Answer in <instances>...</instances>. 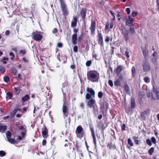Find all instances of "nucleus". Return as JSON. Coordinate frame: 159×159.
Returning a JSON list of instances; mask_svg holds the SVG:
<instances>
[{"label":"nucleus","mask_w":159,"mask_h":159,"mask_svg":"<svg viewBox=\"0 0 159 159\" xmlns=\"http://www.w3.org/2000/svg\"><path fill=\"white\" fill-rule=\"evenodd\" d=\"M120 30L123 37L124 38L126 42H128L129 40V35H132L135 32L134 28L132 27H130L129 31L124 27L121 28Z\"/></svg>","instance_id":"obj_1"},{"label":"nucleus","mask_w":159,"mask_h":159,"mask_svg":"<svg viewBox=\"0 0 159 159\" xmlns=\"http://www.w3.org/2000/svg\"><path fill=\"white\" fill-rule=\"evenodd\" d=\"M59 3L63 16H67L68 14V11L64 0H60Z\"/></svg>","instance_id":"obj_3"},{"label":"nucleus","mask_w":159,"mask_h":159,"mask_svg":"<svg viewBox=\"0 0 159 159\" xmlns=\"http://www.w3.org/2000/svg\"><path fill=\"white\" fill-rule=\"evenodd\" d=\"M137 13H138L137 12H133L132 13V15L133 17H134L135 16H136L137 15Z\"/></svg>","instance_id":"obj_59"},{"label":"nucleus","mask_w":159,"mask_h":159,"mask_svg":"<svg viewBox=\"0 0 159 159\" xmlns=\"http://www.w3.org/2000/svg\"><path fill=\"white\" fill-rule=\"evenodd\" d=\"M42 136L43 138H47L48 137V130L45 125H44V127L42 129Z\"/></svg>","instance_id":"obj_12"},{"label":"nucleus","mask_w":159,"mask_h":159,"mask_svg":"<svg viewBox=\"0 0 159 159\" xmlns=\"http://www.w3.org/2000/svg\"><path fill=\"white\" fill-rule=\"evenodd\" d=\"M146 143L150 146H151L152 145L151 141L149 139H148L146 140Z\"/></svg>","instance_id":"obj_38"},{"label":"nucleus","mask_w":159,"mask_h":159,"mask_svg":"<svg viewBox=\"0 0 159 159\" xmlns=\"http://www.w3.org/2000/svg\"><path fill=\"white\" fill-rule=\"evenodd\" d=\"M63 117L65 119L66 117H67L69 114L68 111L63 112Z\"/></svg>","instance_id":"obj_41"},{"label":"nucleus","mask_w":159,"mask_h":159,"mask_svg":"<svg viewBox=\"0 0 159 159\" xmlns=\"http://www.w3.org/2000/svg\"><path fill=\"white\" fill-rule=\"evenodd\" d=\"M128 143L129 144L130 146H133V143L131 139L130 138H129L128 140Z\"/></svg>","instance_id":"obj_37"},{"label":"nucleus","mask_w":159,"mask_h":159,"mask_svg":"<svg viewBox=\"0 0 159 159\" xmlns=\"http://www.w3.org/2000/svg\"><path fill=\"white\" fill-rule=\"evenodd\" d=\"M73 50L75 52H78V47L75 45L73 47Z\"/></svg>","instance_id":"obj_42"},{"label":"nucleus","mask_w":159,"mask_h":159,"mask_svg":"<svg viewBox=\"0 0 159 159\" xmlns=\"http://www.w3.org/2000/svg\"><path fill=\"white\" fill-rule=\"evenodd\" d=\"M109 84L112 87L113 84L112 81L111 80H110L108 81Z\"/></svg>","instance_id":"obj_48"},{"label":"nucleus","mask_w":159,"mask_h":159,"mask_svg":"<svg viewBox=\"0 0 159 159\" xmlns=\"http://www.w3.org/2000/svg\"><path fill=\"white\" fill-rule=\"evenodd\" d=\"M6 155V153L3 151H0V157H3L5 156Z\"/></svg>","instance_id":"obj_35"},{"label":"nucleus","mask_w":159,"mask_h":159,"mask_svg":"<svg viewBox=\"0 0 159 159\" xmlns=\"http://www.w3.org/2000/svg\"><path fill=\"white\" fill-rule=\"evenodd\" d=\"M30 98V96L26 94L22 98V101L23 102H25L29 100Z\"/></svg>","instance_id":"obj_18"},{"label":"nucleus","mask_w":159,"mask_h":159,"mask_svg":"<svg viewBox=\"0 0 159 159\" xmlns=\"http://www.w3.org/2000/svg\"><path fill=\"white\" fill-rule=\"evenodd\" d=\"M131 107L132 108H134L135 107V101L134 98L132 97L131 98Z\"/></svg>","instance_id":"obj_24"},{"label":"nucleus","mask_w":159,"mask_h":159,"mask_svg":"<svg viewBox=\"0 0 159 159\" xmlns=\"http://www.w3.org/2000/svg\"><path fill=\"white\" fill-rule=\"evenodd\" d=\"M86 91L88 93H87L86 95L85 98L86 99H89L91 98H94L95 92L92 88L87 87Z\"/></svg>","instance_id":"obj_5"},{"label":"nucleus","mask_w":159,"mask_h":159,"mask_svg":"<svg viewBox=\"0 0 159 159\" xmlns=\"http://www.w3.org/2000/svg\"><path fill=\"white\" fill-rule=\"evenodd\" d=\"M11 70L12 73L14 75H16L17 74V70L14 67H12L11 68Z\"/></svg>","instance_id":"obj_27"},{"label":"nucleus","mask_w":159,"mask_h":159,"mask_svg":"<svg viewBox=\"0 0 159 159\" xmlns=\"http://www.w3.org/2000/svg\"><path fill=\"white\" fill-rule=\"evenodd\" d=\"M14 89L15 90L16 95H18L20 93V87H14Z\"/></svg>","instance_id":"obj_21"},{"label":"nucleus","mask_w":159,"mask_h":159,"mask_svg":"<svg viewBox=\"0 0 159 159\" xmlns=\"http://www.w3.org/2000/svg\"><path fill=\"white\" fill-rule=\"evenodd\" d=\"M144 81L146 83H148L150 82V79L147 76L143 78Z\"/></svg>","instance_id":"obj_31"},{"label":"nucleus","mask_w":159,"mask_h":159,"mask_svg":"<svg viewBox=\"0 0 159 159\" xmlns=\"http://www.w3.org/2000/svg\"><path fill=\"white\" fill-rule=\"evenodd\" d=\"M133 19L130 16H129L128 19H127L125 24L126 25L131 26L133 25Z\"/></svg>","instance_id":"obj_13"},{"label":"nucleus","mask_w":159,"mask_h":159,"mask_svg":"<svg viewBox=\"0 0 159 159\" xmlns=\"http://www.w3.org/2000/svg\"><path fill=\"white\" fill-rule=\"evenodd\" d=\"M70 68L73 70H75V66L74 64L71 65L70 66Z\"/></svg>","instance_id":"obj_57"},{"label":"nucleus","mask_w":159,"mask_h":159,"mask_svg":"<svg viewBox=\"0 0 159 159\" xmlns=\"http://www.w3.org/2000/svg\"><path fill=\"white\" fill-rule=\"evenodd\" d=\"M55 140L56 138H55V137H53V138L51 140L50 143L52 145H53Z\"/></svg>","instance_id":"obj_43"},{"label":"nucleus","mask_w":159,"mask_h":159,"mask_svg":"<svg viewBox=\"0 0 159 159\" xmlns=\"http://www.w3.org/2000/svg\"><path fill=\"white\" fill-rule=\"evenodd\" d=\"M123 69V67L121 66H118L116 69V72L117 74H119L122 71Z\"/></svg>","instance_id":"obj_19"},{"label":"nucleus","mask_w":159,"mask_h":159,"mask_svg":"<svg viewBox=\"0 0 159 159\" xmlns=\"http://www.w3.org/2000/svg\"><path fill=\"white\" fill-rule=\"evenodd\" d=\"M7 96L6 98L7 99H12L13 97V95L10 92H8L7 93Z\"/></svg>","instance_id":"obj_22"},{"label":"nucleus","mask_w":159,"mask_h":159,"mask_svg":"<svg viewBox=\"0 0 159 159\" xmlns=\"http://www.w3.org/2000/svg\"><path fill=\"white\" fill-rule=\"evenodd\" d=\"M46 140L45 139H43L42 142V145L43 146H44L46 144Z\"/></svg>","instance_id":"obj_50"},{"label":"nucleus","mask_w":159,"mask_h":159,"mask_svg":"<svg viewBox=\"0 0 159 159\" xmlns=\"http://www.w3.org/2000/svg\"><path fill=\"white\" fill-rule=\"evenodd\" d=\"M132 71L133 75H134L135 72V67L134 66H133L132 67Z\"/></svg>","instance_id":"obj_46"},{"label":"nucleus","mask_w":159,"mask_h":159,"mask_svg":"<svg viewBox=\"0 0 159 159\" xmlns=\"http://www.w3.org/2000/svg\"><path fill=\"white\" fill-rule=\"evenodd\" d=\"M22 60L23 61H24L25 62L27 63L28 62V61L26 59L25 57H23L22 58Z\"/></svg>","instance_id":"obj_60"},{"label":"nucleus","mask_w":159,"mask_h":159,"mask_svg":"<svg viewBox=\"0 0 159 159\" xmlns=\"http://www.w3.org/2000/svg\"><path fill=\"white\" fill-rule=\"evenodd\" d=\"M93 98H90L87 102V105L89 108L92 107L95 103V100Z\"/></svg>","instance_id":"obj_14"},{"label":"nucleus","mask_w":159,"mask_h":159,"mask_svg":"<svg viewBox=\"0 0 159 159\" xmlns=\"http://www.w3.org/2000/svg\"><path fill=\"white\" fill-rule=\"evenodd\" d=\"M88 79L93 82L98 81L99 74L96 71L90 70L87 73Z\"/></svg>","instance_id":"obj_2"},{"label":"nucleus","mask_w":159,"mask_h":159,"mask_svg":"<svg viewBox=\"0 0 159 159\" xmlns=\"http://www.w3.org/2000/svg\"><path fill=\"white\" fill-rule=\"evenodd\" d=\"M9 55L10 56L13 57H15V55L12 52H10L9 53Z\"/></svg>","instance_id":"obj_63"},{"label":"nucleus","mask_w":159,"mask_h":159,"mask_svg":"<svg viewBox=\"0 0 159 159\" xmlns=\"http://www.w3.org/2000/svg\"><path fill=\"white\" fill-rule=\"evenodd\" d=\"M6 69L5 67L3 66H0V73L3 74L5 71Z\"/></svg>","instance_id":"obj_28"},{"label":"nucleus","mask_w":159,"mask_h":159,"mask_svg":"<svg viewBox=\"0 0 159 159\" xmlns=\"http://www.w3.org/2000/svg\"><path fill=\"white\" fill-rule=\"evenodd\" d=\"M77 22V18L76 16H74L71 22V27L72 28L76 26Z\"/></svg>","instance_id":"obj_15"},{"label":"nucleus","mask_w":159,"mask_h":159,"mask_svg":"<svg viewBox=\"0 0 159 159\" xmlns=\"http://www.w3.org/2000/svg\"><path fill=\"white\" fill-rule=\"evenodd\" d=\"M6 135L7 139H9L11 137V134L9 131H7L6 133Z\"/></svg>","instance_id":"obj_30"},{"label":"nucleus","mask_w":159,"mask_h":159,"mask_svg":"<svg viewBox=\"0 0 159 159\" xmlns=\"http://www.w3.org/2000/svg\"><path fill=\"white\" fill-rule=\"evenodd\" d=\"M152 98L153 100L159 99V91L153 87V93H152Z\"/></svg>","instance_id":"obj_9"},{"label":"nucleus","mask_w":159,"mask_h":159,"mask_svg":"<svg viewBox=\"0 0 159 159\" xmlns=\"http://www.w3.org/2000/svg\"><path fill=\"white\" fill-rule=\"evenodd\" d=\"M126 125L125 124H123L122 126L121 129L123 130H125Z\"/></svg>","instance_id":"obj_49"},{"label":"nucleus","mask_w":159,"mask_h":159,"mask_svg":"<svg viewBox=\"0 0 159 159\" xmlns=\"http://www.w3.org/2000/svg\"><path fill=\"white\" fill-rule=\"evenodd\" d=\"M151 141L153 143L155 144L156 143V139L154 137L151 138Z\"/></svg>","instance_id":"obj_47"},{"label":"nucleus","mask_w":159,"mask_h":159,"mask_svg":"<svg viewBox=\"0 0 159 159\" xmlns=\"http://www.w3.org/2000/svg\"><path fill=\"white\" fill-rule=\"evenodd\" d=\"M7 129V126L6 125H0V132L2 133H5Z\"/></svg>","instance_id":"obj_17"},{"label":"nucleus","mask_w":159,"mask_h":159,"mask_svg":"<svg viewBox=\"0 0 159 159\" xmlns=\"http://www.w3.org/2000/svg\"><path fill=\"white\" fill-rule=\"evenodd\" d=\"M117 80L121 82L122 80V76L121 75L120 76Z\"/></svg>","instance_id":"obj_51"},{"label":"nucleus","mask_w":159,"mask_h":159,"mask_svg":"<svg viewBox=\"0 0 159 159\" xmlns=\"http://www.w3.org/2000/svg\"><path fill=\"white\" fill-rule=\"evenodd\" d=\"M96 19L94 17L92 18L91 19V27L89 29L91 30L92 34L94 33L96 28Z\"/></svg>","instance_id":"obj_8"},{"label":"nucleus","mask_w":159,"mask_h":159,"mask_svg":"<svg viewBox=\"0 0 159 159\" xmlns=\"http://www.w3.org/2000/svg\"><path fill=\"white\" fill-rule=\"evenodd\" d=\"M32 38L35 41H40L43 39V36L41 32L36 31L33 32Z\"/></svg>","instance_id":"obj_4"},{"label":"nucleus","mask_w":159,"mask_h":159,"mask_svg":"<svg viewBox=\"0 0 159 159\" xmlns=\"http://www.w3.org/2000/svg\"><path fill=\"white\" fill-rule=\"evenodd\" d=\"M22 80V78L21 77V75L20 74H18L17 80Z\"/></svg>","instance_id":"obj_45"},{"label":"nucleus","mask_w":159,"mask_h":159,"mask_svg":"<svg viewBox=\"0 0 159 159\" xmlns=\"http://www.w3.org/2000/svg\"><path fill=\"white\" fill-rule=\"evenodd\" d=\"M63 45L62 43L61 42L58 43L57 44V47H58L60 48H61L62 47Z\"/></svg>","instance_id":"obj_44"},{"label":"nucleus","mask_w":159,"mask_h":159,"mask_svg":"<svg viewBox=\"0 0 159 159\" xmlns=\"http://www.w3.org/2000/svg\"><path fill=\"white\" fill-rule=\"evenodd\" d=\"M154 151V148L153 147H152L149 150L148 153L150 155H151Z\"/></svg>","instance_id":"obj_32"},{"label":"nucleus","mask_w":159,"mask_h":159,"mask_svg":"<svg viewBox=\"0 0 159 159\" xmlns=\"http://www.w3.org/2000/svg\"><path fill=\"white\" fill-rule=\"evenodd\" d=\"M124 54L126 56L127 58H129V52L128 51V50L125 51V52H124Z\"/></svg>","instance_id":"obj_40"},{"label":"nucleus","mask_w":159,"mask_h":159,"mask_svg":"<svg viewBox=\"0 0 159 159\" xmlns=\"http://www.w3.org/2000/svg\"><path fill=\"white\" fill-rule=\"evenodd\" d=\"M57 31H58V30L56 28H54L53 29V30H52V33L53 34H55V33H57Z\"/></svg>","instance_id":"obj_53"},{"label":"nucleus","mask_w":159,"mask_h":159,"mask_svg":"<svg viewBox=\"0 0 159 159\" xmlns=\"http://www.w3.org/2000/svg\"><path fill=\"white\" fill-rule=\"evenodd\" d=\"M82 36H81V35H80V36L78 37V41L79 42H80L81 40H82Z\"/></svg>","instance_id":"obj_61"},{"label":"nucleus","mask_w":159,"mask_h":159,"mask_svg":"<svg viewBox=\"0 0 159 159\" xmlns=\"http://www.w3.org/2000/svg\"><path fill=\"white\" fill-rule=\"evenodd\" d=\"M108 103L106 101H104L103 103L102 107L103 108H107L108 107Z\"/></svg>","instance_id":"obj_29"},{"label":"nucleus","mask_w":159,"mask_h":159,"mask_svg":"<svg viewBox=\"0 0 159 159\" xmlns=\"http://www.w3.org/2000/svg\"><path fill=\"white\" fill-rule=\"evenodd\" d=\"M80 107L82 108V109H84V103L82 102L80 104Z\"/></svg>","instance_id":"obj_62"},{"label":"nucleus","mask_w":159,"mask_h":159,"mask_svg":"<svg viewBox=\"0 0 159 159\" xmlns=\"http://www.w3.org/2000/svg\"><path fill=\"white\" fill-rule=\"evenodd\" d=\"M78 29L74 28L73 29L74 34L72 35L71 40L72 43L74 45H76L77 44V33L78 32Z\"/></svg>","instance_id":"obj_7"},{"label":"nucleus","mask_w":159,"mask_h":159,"mask_svg":"<svg viewBox=\"0 0 159 159\" xmlns=\"http://www.w3.org/2000/svg\"><path fill=\"white\" fill-rule=\"evenodd\" d=\"M90 130L91 132L92 135V137L93 139V142L94 144L95 147H96V138L94 134V129L93 128L91 127Z\"/></svg>","instance_id":"obj_16"},{"label":"nucleus","mask_w":159,"mask_h":159,"mask_svg":"<svg viewBox=\"0 0 159 159\" xmlns=\"http://www.w3.org/2000/svg\"><path fill=\"white\" fill-rule=\"evenodd\" d=\"M87 9L86 8H82L80 11V15L82 20L84 22L86 16Z\"/></svg>","instance_id":"obj_11"},{"label":"nucleus","mask_w":159,"mask_h":159,"mask_svg":"<svg viewBox=\"0 0 159 159\" xmlns=\"http://www.w3.org/2000/svg\"><path fill=\"white\" fill-rule=\"evenodd\" d=\"M152 93L150 92H148L147 93V96L148 98H150L151 96L152 97Z\"/></svg>","instance_id":"obj_54"},{"label":"nucleus","mask_w":159,"mask_h":159,"mask_svg":"<svg viewBox=\"0 0 159 159\" xmlns=\"http://www.w3.org/2000/svg\"><path fill=\"white\" fill-rule=\"evenodd\" d=\"M110 37L108 36H106V39H105V41L106 42H108L110 40Z\"/></svg>","instance_id":"obj_58"},{"label":"nucleus","mask_w":159,"mask_h":159,"mask_svg":"<svg viewBox=\"0 0 159 159\" xmlns=\"http://www.w3.org/2000/svg\"><path fill=\"white\" fill-rule=\"evenodd\" d=\"M149 112V109H147L145 111L142 112L141 114V116L142 117H143L146 115L148 114Z\"/></svg>","instance_id":"obj_20"},{"label":"nucleus","mask_w":159,"mask_h":159,"mask_svg":"<svg viewBox=\"0 0 159 159\" xmlns=\"http://www.w3.org/2000/svg\"><path fill=\"white\" fill-rule=\"evenodd\" d=\"M157 58V56L153 57L152 58V61L153 62H155Z\"/></svg>","instance_id":"obj_52"},{"label":"nucleus","mask_w":159,"mask_h":159,"mask_svg":"<svg viewBox=\"0 0 159 159\" xmlns=\"http://www.w3.org/2000/svg\"><path fill=\"white\" fill-rule=\"evenodd\" d=\"M113 22H111L110 24V28L111 29H112L113 27Z\"/></svg>","instance_id":"obj_64"},{"label":"nucleus","mask_w":159,"mask_h":159,"mask_svg":"<svg viewBox=\"0 0 159 159\" xmlns=\"http://www.w3.org/2000/svg\"><path fill=\"white\" fill-rule=\"evenodd\" d=\"M124 90L126 92L129 93L130 91V89L129 86L127 84L125 85L124 87Z\"/></svg>","instance_id":"obj_26"},{"label":"nucleus","mask_w":159,"mask_h":159,"mask_svg":"<svg viewBox=\"0 0 159 159\" xmlns=\"http://www.w3.org/2000/svg\"><path fill=\"white\" fill-rule=\"evenodd\" d=\"M92 64V61L91 60H89V61H87L86 62V66H91V65Z\"/></svg>","instance_id":"obj_36"},{"label":"nucleus","mask_w":159,"mask_h":159,"mask_svg":"<svg viewBox=\"0 0 159 159\" xmlns=\"http://www.w3.org/2000/svg\"><path fill=\"white\" fill-rule=\"evenodd\" d=\"M26 53V51L25 49L24 50H20V51L19 53L23 55H24Z\"/></svg>","instance_id":"obj_39"},{"label":"nucleus","mask_w":159,"mask_h":159,"mask_svg":"<svg viewBox=\"0 0 159 159\" xmlns=\"http://www.w3.org/2000/svg\"><path fill=\"white\" fill-rule=\"evenodd\" d=\"M68 111H67V107L66 105H64V103L63 107H62V111L63 112H66Z\"/></svg>","instance_id":"obj_33"},{"label":"nucleus","mask_w":159,"mask_h":159,"mask_svg":"<svg viewBox=\"0 0 159 159\" xmlns=\"http://www.w3.org/2000/svg\"><path fill=\"white\" fill-rule=\"evenodd\" d=\"M84 129L81 125H79L75 130V134L77 137L81 139L84 134Z\"/></svg>","instance_id":"obj_6"},{"label":"nucleus","mask_w":159,"mask_h":159,"mask_svg":"<svg viewBox=\"0 0 159 159\" xmlns=\"http://www.w3.org/2000/svg\"><path fill=\"white\" fill-rule=\"evenodd\" d=\"M114 85L115 86H120L121 82L117 80L114 82Z\"/></svg>","instance_id":"obj_34"},{"label":"nucleus","mask_w":159,"mask_h":159,"mask_svg":"<svg viewBox=\"0 0 159 159\" xmlns=\"http://www.w3.org/2000/svg\"><path fill=\"white\" fill-rule=\"evenodd\" d=\"M4 81L6 83L8 82L10 80V79L8 76L6 75L3 77Z\"/></svg>","instance_id":"obj_25"},{"label":"nucleus","mask_w":159,"mask_h":159,"mask_svg":"<svg viewBox=\"0 0 159 159\" xmlns=\"http://www.w3.org/2000/svg\"><path fill=\"white\" fill-rule=\"evenodd\" d=\"M17 112H16V110H14L11 113V114L13 115V116H14L15 114H16Z\"/></svg>","instance_id":"obj_55"},{"label":"nucleus","mask_w":159,"mask_h":159,"mask_svg":"<svg viewBox=\"0 0 159 159\" xmlns=\"http://www.w3.org/2000/svg\"><path fill=\"white\" fill-rule=\"evenodd\" d=\"M126 11L128 14H129L130 13V10L129 8H127L126 9Z\"/></svg>","instance_id":"obj_56"},{"label":"nucleus","mask_w":159,"mask_h":159,"mask_svg":"<svg viewBox=\"0 0 159 159\" xmlns=\"http://www.w3.org/2000/svg\"><path fill=\"white\" fill-rule=\"evenodd\" d=\"M8 141L11 143L15 144L17 143V141H16L14 139L10 138L8 139Z\"/></svg>","instance_id":"obj_23"},{"label":"nucleus","mask_w":159,"mask_h":159,"mask_svg":"<svg viewBox=\"0 0 159 159\" xmlns=\"http://www.w3.org/2000/svg\"><path fill=\"white\" fill-rule=\"evenodd\" d=\"M143 70L144 72H148L150 71V68L149 63L146 60L143 63Z\"/></svg>","instance_id":"obj_10"}]
</instances>
